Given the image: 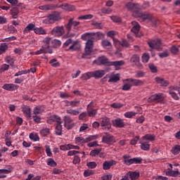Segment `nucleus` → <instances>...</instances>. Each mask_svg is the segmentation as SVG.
<instances>
[{
    "mask_svg": "<svg viewBox=\"0 0 180 180\" xmlns=\"http://www.w3.org/2000/svg\"><path fill=\"white\" fill-rule=\"evenodd\" d=\"M111 108H113L114 109H120V108H123V104L120 103H114L111 104Z\"/></svg>",
    "mask_w": 180,
    "mask_h": 180,
    "instance_id": "obj_62",
    "label": "nucleus"
},
{
    "mask_svg": "<svg viewBox=\"0 0 180 180\" xmlns=\"http://www.w3.org/2000/svg\"><path fill=\"white\" fill-rule=\"evenodd\" d=\"M131 25L133 27L131 29V32H132V33H134L135 34H137V33L140 32V24H139V22L136 21H132Z\"/></svg>",
    "mask_w": 180,
    "mask_h": 180,
    "instance_id": "obj_26",
    "label": "nucleus"
},
{
    "mask_svg": "<svg viewBox=\"0 0 180 180\" xmlns=\"http://www.w3.org/2000/svg\"><path fill=\"white\" fill-rule=\"evenodd\" d=\"M44 112V106L43 105H38L35 107L33 110V115H41Z\"/></svg>",
    "mask_w": 180,
    "mask_h": 180,
    "instance_id": "obj_30",
    "label": "nucleus"
},
{
    "mask_svg": "<svg viewBox=\"0 0 180 180\" xmlns=\"http://www.w3.org/2000/svg\"><path fill=\"white\" fill-rule=\"evenodd\" d=\"M169 94L171 95V96L173 98V99H175V101H178L179 99V97L178 96V94L175 93V91L172 90H169Z\"/></svg>",
    "mask_w": 180,
    "mask_h": 180,
    "instance_id": "obj_59",
    "label": "nucleus"
},
{
    "mask_svg": "<svg viewBox=\"0 0 180 180\" xmlns=\"http://www.w3.org/2000/svg\"><path fill=\"white\" fill-rule=\"evenodd\" d=\"M142 140H148L149 141H154L155 140V136L148 134L141 137Z\"/></svg>",
    "mask_w": 180,
    "mask_h": 180,
    "instance_id": "obj_42",
    "label": "nucleus"
},
{
    "mask_svg": "<svg viewBox=\"0 0 180 180\" xmlns=\"http://www.w3.org/2000/svg\"><path fill=\"white\" fill-rule=\"evenodd\" d=\"M130 61L133 63V65H136L139 68H141L142 65L140 63V57L138 55H133L131 57Z\"/></svg>",
    "mask_w": 180,
    "mask_h": 180,
    "instance_id": "obj_17",
    "label": "nucleus"
},
{
    "mask_svg": "<svg viewBox=\"0 0 180 180\" xmlns=\"http://www.w3.org/2000/svg\"><path fill=\"white\" fill-rule=\"evenodd\" d=\"M66 113H68V115H72V116H78V115H79V111H78V110L69 108L66 110Z\"/></svg>",
    "mask_w": 180,
    "mask_h": 180,
    "instance_id": "obj_38",
    "label": "nucleus"
},
{
    "mask_svg": "<svg viewBox=\"0 0 180 180\" xmlns=\"http://www.w3.org/2000/svg\"><path fill=\"white\" fill-rule=\"evenodd\" d=\"M148 44L150 49H155V50H158V51H161L162 50V48L161 47L162 43L160 39L149 41H148Z\"/></svg>",
    "mask_w": 180,
    "mask_h": 180,
    "instance_id": "obj_6",
    "label": "nucleus"
},
{
    "mask_svg": "<svg viewBox=\"0 0 180 180\" xmlns=\"http://www.w3.org/2000/svg\"><path fill=\"white\" fill-rule=\"evenodd\" d=\"M106 71L107 72H109V71H110V68H108L105 70H95L93 72H87L82 75L81 79H83L84 81H88V79H91V78H95L96 79H98L99 78H102V77L106 74Z\"/></svg>",
    "mask_w": 180,
    "mask_h": 180,
    "instance_id": "obj_3",
    "label": "nucleus"
},
{
    "mask_svg": "<svg viewBox=\"0 0 180 180\" xmlns=\"http://www.w3.org/2000/svg\"><path fill=\"white\" fill-rule=\"evenodd\" d=\"M91 25H92V26H94L95 29H98L99 30L103 29V24L102 22H98L96 21H93Z\"/></svg>",
    "mask_w": 180,
    "mask_h": 180,
    "instance_id": "obj_45",
    "label": "nucleus"
},
{
    "mask_svg": "<svg viewBox=\"0 0 180 180\" xmlns=\"http://www.w3.org/2000/svg\"><path fill=\"white\" fill-rule=\"evenodd\" d=\"M127 165H132V164H141L143 162V158L138 157L129 159L126 161Z\"/></svg>",
    "mask_w": 180,
    "mask_h": 180,
    "instance_id": "obj_21",
    "label": "nucleus"
},
{
    "mask_svg": "<svg viewBox=\"0 0 180 180\" xmlns=\"http://www.w3.org/2000/svg\"><path fill=\"white\" fill-rule=\"evenodd\" d=\"M112 124L114 127H117L119 129H122L123 127H125L126 126V122H124V120L119 117L112 120Z\"/></svg>",
    "mask_w": 180,
    "mask_h": 180,
    "instance_id": "obj_10",
    "label": "nucleus"
},
{
    "mask_svg": "<svg viewBox=\"0 0 180 180\" xmlns=\"http://www.w3.org/2000/svg\"><path fill=\"white\" fill-rule=\"evenodd\" d=\"M117 81H120V77L119 76H113L108 80V82H117Z\"/></svg>",
    "mask_w": 180,
    "mask_h": 180,
    "instance_id": "obj_64",
    "label": "nucleus"
},
{
    "mask_svg": "<svg viewBox=\"0 0 180 180\" xmlns=\"http://www.w3.org/2000/svg\"><path fill=\"white\" fill-rule=\"evenodd\" d=\"M30 110V107L29 106H24L22 108V112L26 115L27 117H32V112Z\"/></svg>",
    "mask_w": 180,
    "mask_h": 180,
    "instance_id": "obj_36",
    "label": "nucleus"
},
{
    "mask_svg": "<svg viewBox=\"0 0 180 180\" xmlns=\"http://www.w3.org/2000/svg\"><path fill=\"white\" fill-rule=\"evenodd\" d=\"M46 23H54V22H57V20H60V15L56 13L49 14L47 16Z\"/></svg>",
    "mask_w": 180,
    "mask_h": 180,
    "instance_id": "obj_16",
    "label": "nucleus"
},
{
    "mask_svg": "<svg viewBox=\"0 0 180 180\" xmlns=\"http://www.w3.org/2000/svg\"><path fill=\"white\" fill-rule=\"evenodd\" d=\"M19 88L18 85L14 84H5L3 86L2 89H5L6 91H16Z\"/></svg>",
    "mask_w": 180,
    "mask_h": 180,
    "instance_id": "obj_19",
    "label": "nucleus"
},
{
    "mask_svg": "<svg viewBox=\"0 0 180 180\" xmlns=\"http://www.w3.org/2000/svg\"><path fill=\"white\" fill-rule=\"evenodd\" d=\"M48 123L51 124L53 122H56V123H61V118L58 115H53L49 120H47Z\"/></svg>",
    "mask_w": 180,
    "mask_h": 180,
    "instance_id": "obj_32",
    "label": "nucleus"
},
{
    "mask_svg": "<svg viewBox=\"0 0 180 180\" xmlns=\"http://www.w3.org/2000/svg\"><path fill=\"white\" fill-rule=\"evenodd\" d=\"M61 46V41L58 39H53L52 41V46L53 49H58Z\"/></svg>",
    "mask_w": 180,
    "mask_h": 180,
    "instance_id": "obj_49",
    "label": "nucleus"
},
{
    "mask_svg": "<svg viewBox=\"0 0 180 180\" xmlns=\"http://www.w3.org/2000/svg\"><path fill=\"white\" fill-rule=\"evenodd\" d=\"M9 70V65L4 64L0 68V72H5V71H8Z\"/></svg>",
    "mask_w": 180,
    "mask_h": 180,
    "instance_id": "obj_60",
    "label": "nucleus"
},
{
    "mask_svg": "<svg viewBox=\"0 0 180 180\" xmlns=\"http://www.w3.org/2000/svg\"><path fill=\"white\" fill-rule=\"evenodd\" d=\"M140 140V136H135L132 140L130 141L131 146H136L137 144V142Z\"/></svg>",
    "mask_w": 180,
    "mask_h": 180,
    "instance_id": "obj_61",
    "label": "nucleus"
},
{
    "mask_svg": "<svg viewBox=\"0 0 180 180\" xmlns=\"http://www.w3.org/2000/svg\"><path fill=\"white\" fill-rule=\"evenodd\" d=\"M100 124L102 127H105V129L110 128V119L108 117H103L100 121Z\"/></svg>",
    "mask_w": 180,
    "mask_h": 180,
    "instance_id": "obj_20",
    "label": "nucleus"
},
{
    "mask_svg": "<svg viewBox=\"0 0 180 180\" xmlns=\"http://www.w3.org/2000/svg\"><path fill=\"white\" fill-rule=\"evenodd\" d=\"M171 153L174 155H178L180 153V145H175L171 150Z\"/></svg>",
    "mask_w": 180,
    "mask_h": 180,
    "instance_id": "obj_40",
    "label": "nucleus"
},
{
    "mask_svg": "<svg viewBox=\"0 0 180 180\" xmlns=\"http://www.w3.org/2000/svg\"><path fill=\"white\" fill-rule=\"evenodd\" d=\"M126 81L131 83V86H141L144 84L143 81L133 78L127 79Z\"/></svg>",
    "mask_w": 180,
    "mask_h": 180,
    "instance_id": "obj_15",
    "label": "nucleus"
},
{
    "mask_svg": "<svg viewBox=\"0 0 180 180\" xmlns=\"http://www.w3.org/2000/svg\"><path fill=\"white\" fill-rule=\"evenodd\" d=\"M49 64H51V67H60V63L57 60L56 58H53L49 61Z\"/></svg>",
    "mask_w": 180,
    "mask_h": 180,
    "instance_id": "obj_50",
    "label": "nucleus"
},
{
    "mask_svg": "<svg viewBox=\"0 0 180 180\" xmlns=\"http://www.w3.org/2000/svg\"><path fill=\"white\" fill-rule=\"evenodd\" d=\"M170 51L172 53V54H178V53H179V46H173L171 47L170 49Z\"/></svg>",
    "mask_w": 180,
    "mask_h": 180,
    "instance_id": "obj_56",
    "label": "nucleus"
},
{
    "mask_svg": "<svg viewBox=\"0 0 180 180\" xmlns=\"http://www.w3.org/2000/svg\"><path fill=\"white\" fill-rule=\"evenodd\" d=\"M116 165V161L110 160V161H105L103 163V169L106 171L108 169H110V167Z\"/></svg>",
    "mask_w": 180,
    "mask_h": 180,
    "instance_id": "obj_22",
    "label": "nucleus"
},
{
    "mask_svg": "<svg viewBox=\"0 0 180 180\" xmlns=\"http://www.w3.org/2000/svg\"><path fill=\"white\" fill-rule=\"evenodd\" d=\"M81 22L79 21H75L74 18H70L68 24L65 25L68 34L75 36V33H77L79 29L78 26H79Z\"/></svg>",
    "mask_w": 180,
    "mask_h": 180,
    "instance_id": "obj_4",
    "label": "nucleus"
},
{
    "mask_svg": "<svg viewBox=\"0 0 180 180\" xmlns=\"http://www.w3.org/2000/svg\"><path fill=\"white\" fill-rule=\"evenodd\" d=\"M125 8H127L128 11H132L133 15L134 16L136 15V11H139L140 5L129 2L126 4Z\"/></svg>",
    "mask_w": 180,
    "mask_h": 180,
    "instance_id": "obj_12",
    "label": "nucleus"
},
{
    "mask_svg": "<svg viewBox=\"0 0 180 180\" xmlns=\"http://www.w3.org/2000/svg\"><path fill=\"white\" fill-rule=\"evenodd\" d=\"M155 81L157 84H159L160 86H168L169 84V82H168V80H165L164 78L160 77H156L155 78Z\"/></svg>",
    "mask_w": 180,
    "mask_h": 180,
    "instance_id": "obj_18",
    "label": "nucleus"
},
{
    "mask_svg": "<svg viewBox=\"0 0 180 180\" xmlns=\"http://www.w3.org/2000/svg\"><path fill=\"white\" fill-rule=\"evenodd\" d=\"M39 133L42 137H46V136H49V134H50V129L47 127L42 128L40 130Z\"/></svg>",
    "mask_w": 180,
    "mask_h": 180,
    "instance_id": "obj_37",
    "label": "nucleus"
},
{
    "mask_svg": "<svg viewBox=\"0 0 180 180\" xmlns=\"http://www.w3.org/2000/svg\"><path fill=\"white\" fill-rule=\"evenodd\" d=\"M56 134L57 136L63 134V125H61V122H59L56 127Z\"/></svg>",
    "mask_w": 180,
    "mask_h": 180,
    "instance_id": "obj_35",
    "label": "nucleus"
},
{
    "mask_svg": "<svg viewBox=\"0 0 180 180\" xmlns=\"http://www.w3.org/2000/svg\"><path fill=\"white\" fill-rule=\"evenodd\" d=\"M36 29V25L33 23H29L26 27H25L24 30H23V34H26L27 33H30V32L33 31L34 32Z\"/></svg>",
    "mask_w": 180,
    "mask_h": 180,
    "instance_id": "obj_23",
    "label": "nucleus"
},
{
    "mask_svg": "<svg viewBox=\"0 0 180 180\" xmlns=\"http://www.w3.org/2000/svg\"><path fill=\"white\" fill-rule=\"evenodd\" d=\"M94 18V15L91 14H86L84 15H82L77 18L79 20H88L89 19H92Z\"/></svg>",
    "mask_w": 180,
    "mask_h": 180,
    "instance_id": "obj_47",
    "label": "nucleus"
},
{
    "mask_svg": "<svg viewBox=\"0 0 180 180\" xmlns=\"http://www.w3.org/2000/svg\"><path fill=\"white\" fill-rule=\"evenodd\" d=\"M30 139L32 141H40V137H39V134H34V133H31L30 134Z\"/></svg>",
    "mask_w": 180,
    "mask_h": 180,
    "instance_id": "obj_44",
    "label": "nucleus"
},
{
    "mask_svg": "<svg viewBox=\"0 0 180 180\" xmlns=\"http://www.w3.org/2000/svg\"><path fill=\"white\" fill-rule=\"evenodd\" d=\"M158 56L160 58H167V57H169V51L168 50H165V51L160 53Z\"/></svg>",
    "mask_w": 180,
    "mask_h": 180,
    "instance_id": "obj_51",
    "label": "nucleus"
},
{
    "mask_svg": "<svg viewBox=\"0 0 180 180\" xmlns=\"http://www.w3.org/2000/svg\"><path fill=\"white\" fill-rule=\"evenodd\" d=\"M95 174V171L92 170V169H86L84 172V176L85 178L88 177V176H91L92 175H94Z\"/></svg>",
    "mask_w": 180,
    "mask_h": 180,
    "instance_id": "obj_48",
    "label": "nucleus"
},
{
    "mask_svg": "<svg viewBox=\"0 0 180 180\" xmlns=\"http://www.w3.org/2000/svg\"><path fill=\"white\" fill-rule=\"evenodd\" d=\"M136 115H137V112H136L128 111L124 114V117H127V119H131V117H134V116H136Z\"/></svg>",
    "mask_w": 180,
    "mask_h": 180,
    "instance_id": "obj_43",
    "label": "nucleus"
},
{
    "mask_svg": "<svg viewBox=\"0 0 180 180\" xmlns=\"http://www.w3.org/2000/svg\"><path fill=\"white\" fill-rule=\"evenodd\" d=\"M98 164H96V162H89L86 163V167H88V168H89L90 169H94L96 168Z\"/></svg>",
    "mask_w": 180,
    "mask_h": 180,
    "instance_id": "obj_53",
    "label": "nucleus"
},
{
    "mask_svg": "<svg viewBox=\"0 0 180 180\" xmlns=\"http://www.w3.org/2000/svg\"><path fill=\"white\" fill-rule=\"evenodd\" d=\"M39 8L41 11H51L53 9V6L48 4L44 6H39Z\"/></svg>",
    "mask_w": 180,
    "mask_h": 180,
    "instance_id": "obj_52",
    "label": "nucleus"
},
{
    "mask_svg": "<svg viewBox=\"0 0 180 180\" xmlns=\"http://www.w3.org/2000/svg\"><path fill=\"white\" fill-rule=\"evenodd\" d=\"M36 55L39 54H53V49L50 46H43L39 50L34 52Z\"/></svg>",
    "mask_w": 180,
    "mask_h": 180,
    "instance_id": "obj_11",
    "label": "nucleus"
},
{
    "mask_svg": "<svg viewBox=\"0 0 180 180\" xmlns=\"http://www.w3.org/2000/svg\"><path fill=\"white\" fill-rule=\"evenodd\" d=\"M126 175H128L131 180H137L140 177V173L139 172H129Z\"/></svg>",
    "mask_w": 180,
    "mask_h": 180,
    "instance_id": "obj_28",
    "label": "nucleus"
},
{
    "mask_svg": "<svg viewBox=\"0 0 180 180\" xmlns=\"http://www.w3.org/2000/svg\"><path fill=\"white\" fill-rule=\"evenodd\" d=\"M46 164L49 167H52L53 168L57 166V162H56L53 158H48L46 160Z\"/></svg>",
    "mask_w": 180,
    "mask_h": 180,
    "instance_id": "obj_41",
    "label": "nucleus"
},
{
    "mask_svg": "<svg viewBox=\"0 0 180 180\" xmlns=\"http://www.w3.org/2000/svg\"><path fill=\"white\" fill-rule=\"evenodd\" d=\"M32 119L35 123H41V117L36 114L32 115Z\"/></svg>",
    "mask_w": 180,
    "mask_h": 180,
    "instance_id": "obj_57",
    "label": "nucleus"
},
{
    "mask_svg": "<svg viewBox=\"0 0 180 180\" xmlns=\"http://www.w3.org/2000/svg\"><path fill=\"white\" fill-rule=\"evenodd\" d=\"M70 147H71L70 143L65 144V145H60V150H61V151H68V150H70Z\"/></svg>",
    "mask_w": 180,
    "mask_h": 180,
    "instance_id": "obj_58",
    "label": "nucleus"
},
{
    "mask_svg": "<svg viewBox=\"0 0 180 180\" xmlns=\"http://www.w3.org/2000/svg\"><path fill=\"white\" fill-rule=\"evenodd\" d=\"M148 60H150V55L148 53H144L142 56V61L143 63H148Z\"/></svg>",
    "mask_w": 180,
    "mask_h": 180,
    "instance_id": "obj_63",
    "label": "nucleus"
},
{
    "mask_svg": "<svg viewBox=\"0 0 180 180\" xmlns=\"http://www.w3.org/2000/svg\"><path fill=\"white\" fill-rule=\"evenodd\" d=\"M141 144V149L143 151H148L150 150V144L148 142H139Z\"/></svg>",
    "mask_w": 180,
    "mask_h": 180,
    "instance_id": "obj_39",
    "label": "nucleus"
},
{
    "mask_svg": "<svg viewBox=\"0 0 180 180\" xmlns=\"http://www.w3.org/2000/svg\"><path fill=\"white\" fill-rule=\"evenodd\" d=\"M101 151H102V149L96 148L90 152V155L91 157H96V155L101 154Z\"/></svg>",
    "mask_w": 180,
    "mask_h": 180,
    "instance_id": "obj_46",
    "label": "nucleus"
},
{
    "mask_svg": "<svg viewBox=\"0 0 180 180\" xmlns=\"http://www.w3.org/2000/svg\"><path fill=\"white\" fill-rule=\"evenodd\" d=\"M87 115L89 117H95L98 115V110L94 109V103L92 102L87 105Z\"/></svg>",
    "mask_w": 180,
    "mask_h": 180,
    "instance_id": "obj_14",
    "label": "nucleus"
},
{
    "mask_svg": "<svg viewBox=\"0 0 180 180\" xmlns=\"http://www.w3.org/2000/svg\"><path fill=\"white\" fill-rule=\"evenodd\" d=\"M164 101V94L162 93H158L152 95L148 98V103H153V102H162Z\"/></svg>",
    "mask_w": 180,
    "mask_h": 180,
    "instance_id": "obj_7",
    "label": "nucleus"
},
{
    "mask_svg": "<svg viewBox=\"0 0 180 180\" xmlns=\"http://www.w3.org/2000/svg\"><path fill=\"white\" fill-rule=\"evenodd\" d=\"M51 34L56 37H60L64 34V26H56L51 30Z\"/></svg>",
    "mask_w": 180,
    "mask_h": 180,
    "instance_id": "obj_9",
    "label": "nucleus"
},
{
    "mask_svg": "<svg viewBox=\"0 0 180 180\" xmlns=\"http://www.w3.org/2000/svg\"><path fill=\"white\" fill-rule=\"evenodd\" d=\"M135 18H140V19H142V22H144L149 19V20H151V15L150 14H147L146 13H141L140 12V8L139 11H135Z\"/></svg>",
    "mask_w": 180,
    "mask_h": 180,
    "instance_id": "obj_13",
    "label": "nucleus"
},
{
    "mask_svg": "<svg viewBox=\"0 0 180 180\" xmlns=\"http://www.w3.org/2000/svg\"><path fill=\"white\" fill-rule=\"evenodd\" d=\"M62 9H64L65 11H75V6L72 5H70L68 4H64L60 6Z\"/></svg>",
    "mask_w": 180,
    "mask_h": 180,
    "instance_id": "obj_33",
    "label": "nucleus"
},
{
    "mask_svg": "<svg viewBox=\"0 0 180 180\" xmlns=\"http://www.w3.org/2000/svg\"><path fill=\"white\" fill-rule=\"evenodd\" d=\"M45 151L46 153V155L48 157H53V153L51 152V148H50V146L46 145L45 146Z\"/></svg>",
    "mask_w": 180,
    "mask_h": 180,
    "instance_id": "obj_54",
    "label": "nucleus"
},
{
    "mask_svg": "<svg viewBox=\"0 0 180 180\" xmlns=\"http://www.w3.org/2000/svg\"><path fill=\"white\" fill-rule=\"evenodd\" d=\"M9 49V44L8 43H1L0 44V56L6 53V51Z\"/></svg>",
    "mask_w": 180,
    "mask_h": 180,
    "instance_id": "obj_31",
    "label": "nucleus"
},
{
    "mask_svg": "<svg viewBox=\"0 0 180 180\" xmlns=\"http://www.w3.org/2000/svg\"><path fill=\"white\" fill-rule=\"evenodd\" d=\"M89 36H92L90 38ZM103 33L98 32H93V33H84L82 35V39L83 40H86V47H85V53H83L82 56V58H86V56H89L92 53V49H94V42L96 40H101L103 39Z\"/></svg>",
    "mask_w": 180,
    "mask_h": 180,
    "instance_id": "obj_1",
    "label": "nucleus"
},
{
    "mask_svg": "<svg viewBox=\"0 0 180 180\" xmlns=\"http://www.w3.org/2000/svg\"><path fill=\"white\" fill-rule=\"evenodd\" d=\"M64 126L66 129L68 130H70V129H72V126H71V123L72 122V119H71L69 116H65L64 117Z\"/></svg>",
    "mask_w": 180,
    "mask_h": 180,
    "instance_id": "obj_25",
    "label": "nucleus"
},
{
    "mask_svg": "<svg viewBox=\"0 0 180 180\" xmlns=\"http://www.w3.org/2000/svg\"><path fill=\"white\" fill-rule=\"evenodd\" d=\"M149 69L150 70L151 72L155 73L158 72V69L157 68V66H155L153 63H149L148 65Z\"/></svg>",
    "mask_w": 180,
    "mask_h": 180,
    "instance_id": "obj_55",
    "label": "nucleus"
},
{
    "mask_svg": "<svg viewBox=\"0 0 180 180\" xmlns=\"http://www.w3.org/2000/svg\"><path fill=\"white\" fill-rule=\"evenodd\" d=\"M96 139H98V135H90L86 139H84L82 136H77L75 138V143L76 144H82V146H84L85 143H89V141L96 140Z\"/></svg>",
    "mask_w": 180,
    "mask_h": 180,
    "instance_id": "obj_5",
    "label": "nucleus"
},
{
    "mask_svg": "<svg viewBox=\"0 0 180 180\" xmlns=\"http://www.w3.org/2000/svg\"><path fill=\"white\" fill-rule=\"evenodd\" d=\"M34 33L36 34H47V31L43 27H35Z\"/></svg>",
    "mask_w": 180,
    "mask_h": 180,
    "instance_id": "obj_34",
    "label": "nucleus"
},
{
    "mask_svg": "<svg viewBox=\"0 0 180 180\" xmlns=\"http://www.w3.org/2000/svg\"><path fill=\"white\" fill-rule=\"evenodd\" d=\"M19 12V8L18 6H15L11 9L10 15H11L13 19H18Z\"/></svg>",
    "mask_w": 180,
    "mask_h": 180,
    "instance_id": "obj_27",
    "label": "nucleus"
},
{
    "mask_svg": "<svg viewBox=\"0 0 180 180\" xmlns=\"http://www.w3.org/2000/svg\"><path fill=\"white\" fill-rule=\"evenodd\" d=\"M101 46H102V47L105 49V50H110V49H112V43L108 39L102 40Z\"/></svg>",
    "mask_w": 180,
    "mask_h": 180,
    "instance_id": "obj_29",
    "label": "nucleus"
},
{
    "mask_svg": "<svg viewBox=\"0 0 180 180\" xmlns=\"http://www.w3.org/2000/svg\"><path fill=\"white\" fill-rule=\"evenodd\" d=\"M93 64H96V65H107L108 67L114 66L115 68H117V67H122V65H124V61H109V59L106 56H102L94 60L93 61Z\"/></svg>",
    "mask_w": 180,
    "mask_h": 180,
    "instance_id": "obj_2",
    "label": "nucleus"
},
{
    "mask_svg": "<svg viewBox=\"0 0 180 180\" xmlns=\"http://www.w3.org/2000/svg\"><path fill=\"white\" fill-rule=\"evenodd\" d=\"M166 175L169 176H179L180 172L179 171L172 170V165L170 164L169 171L166 172Z\"/></svg>",
    "mask_w": 180,
    "mask_h": 180,
    "instance_id": "obj_24",
    "label": "nucleus"
},
{
    "mask_svg": "<svg viewBox=\"0 0 180 180\" xmlns=\"http://www.w3.org/2000/svg\"><path fill=\"white\" fill-rule=\"evenodd\" d=\"M102 141L105 144L112 146V144H114V143H116V139H115V136H113L110 134L106 133L105 135L103 136Z\"/></svg>",
    "mask_w": 180,
    "mask_h": 180,
    "instance_id": "obj_8",
    "label": "nucleus"
}]
</instances>
